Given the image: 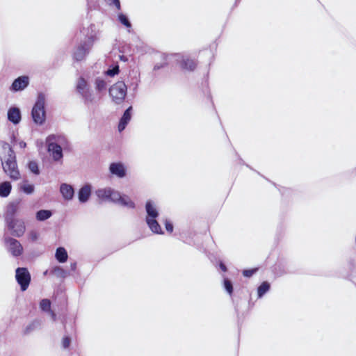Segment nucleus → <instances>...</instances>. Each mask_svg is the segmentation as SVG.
Listing matches in <instances>:
<instances>
[{"label": "nucleus", "instance_id": "f257e3e1", "mask_svg": "<svg viewBox=\"0 0 356 356\" xmlns=\"http://www.w3.org/2000/svg\"><path fill=\"white\" fill-rule=\"evenodd\" d=\"M95 194L100 201L116 202L129 208H134L135 207V204L128 196H122L118 191L110 187L99 188L95 191Z\"/></svg>", "mask_w": 356, "mask_h": 356}, {"label": "nucleus", "instance_id": "f03ea898", "mask_svg": "<svg viewBox=\"0 0 356 356\" xmlns=\"http://www.w3.org/2000/svg\"><path fill=\"white\" fill-rule=\"evenodd\" d=\"M6 155L1 157V164L4 172L12 179L18 180L20 179V173L17 168L16 157L12 148L7 145L3 147Z\"/></svg>", "mask_w": 356, "mask_h": 356}, {"label": "nucleus", "instance_id": "7ed1b4c3", "mask_svg": "<svg viewBox=\"0 0 356 356\" xmlns=\"http://www.w3.org/2000/svg\"><path fill=\"white\" fill-rule=\"evenodd\" d=\"M48 151L51 153L54 161H59L63 158L62 148L60 145L67 143V140L62 135H50L46 139Z\"/></svg>", "mask_w": 356, "mask_h": 356}, {"label": "nucleus", "instance_id": "20e7f679", "mask_svg": "<svg viewBox=\"0 0 356 356\" xmlns=\"http://www.w3.org/2000/svg\"><path fill=\"white\" fill-rule=\"evenodd\" d=\"M44 104V95L39 94L31 113L33 120L37 124H42L45 120Z\"/></svg>", "mask_w": 356, "mask_h": 356}, {"label": "nucleus", "instance_id": "39448f33", "mask_svg": "<svg viewBox=\"0 0 356 356\" xmlns=\"http://www.w3.org/2000/svg\"><path fill=\"white\" fill-rule=\"evenodd\" d=\"M127 86L123 81H118L109 89V94L116 104H120L127 95Z\"/></svg>", "mask_w": 356, "mask_h": 356}, {"label": "nucleus", "instance_id": "423d86ee", "mask_svg": "<svg viewBox=\"0 0 356 356\" xmlns=\"http://www.w3.org/2000/svg\"><path fill=\"white\" fill-rule=\"evenodd\" d=\"M15 278L20 285L22 291H26L31 282V275L26 268H17L15 270Z\"/></svg>", "mask_w": 356, "mask_h": 356}, {"label": "nucleus", "instance_id": "0eeeda50", "mask_svg": "<svg viewBox=\"0 0 356 356\" xmlns=\"http://www.w3.org/2000/svg\"><path fill=\"white\" fill-rule=\"evenodd\" d=\"M8 228L12 231V234L16 237L22 236L26 230L24 222L19 219L12 220L8 218L6 223Z\"/></svg>", "mask_w": 356, "mask_h": 356}, {"label": "nucleus", "instance_id": "6e6552de", "mask_svg": "<svg viewBox=\"0 0 356 356\" xmlns=\"http://www.w3.org/2000/svg\"><path fill=\"white\" fill-rule=\"evenodd\" d=\"M5 243L8 250L14 257H18L22 254L23 247L17 240L10 237H6L5 238Z\"/></svg>", "mask_w": 356, "mask_h": 356}, {"label": "nucleus", "instance_id": "1a4fd4ad", "mask_svg": "<svg viewBox=\"0 0 356 356\" xmlns=\"http://www.w3.org/2000/svg\"><path fill=\"white\" fill-rule=\"evenodd\" d=\"M93 42V38L90 37L83 42V44H81L77 47L74 54L76 60H81L84 58L92 46Z\"/></svg>", "mask_w": 356, "mask_h": 356}, {"label": "nucleus", "instance_id": "9d476101", "mask_svg": "<svg viewBox=\"0 0 356 356\" xmlns=\"http://www.w3.org/2000/svg\"><path fill=\"white\" fill-rule=\"evenodd\" d=\"M28 85L29 77L26 76H19L13 81L10 90L13 91L22 90L26 88Z\"/></svg>", "mask_w": 356, "mask_h": 356}, {"label": "nucleus", "instance_id": "9b49d317", "mask_svg": "<svg viewBox=\"0 0 356 356\" xmlns=\"http://www.w3.org/2000/svg\"><path fill=\"white\" fill-rule=\"evenodd\" d=\"M109 170L111 174L120 178L126 175L125 168L121 163H112L109 166Z\"/></svg>", "mask_w": 356, "mask_h": 356}, {"label": "nucleus", "instance_id": "f8f14e48", "mask_svg": "<svg viewBox=\"0 0 356 356\" xmlns=\"http://www.w3.org/2000/svg\"><path fill=\"white\" fill-rule=\"evenodd\" d=\"M92 187L90 184L82 186L78 193L79 200L81 203L86 202L91 195Z\"/></svg>", "mask_w": 356, "mask_h": 356}, {"label": "nucleus", "instance_id": "ddd939ff", "mask_svg": "<svg viewBox=\"0 0 356 356\" xmlns=\"http://www.w3.org/2000/svg\"><path fill=\"white\" fill-rule=\"evenodd\" d=\"M8 119L14 124H17L21 121V113L18 108L12 107L8 111Z\"/></svg>", "mask_w": 356, "mask_h": 356}, {"label": "nucleus", "instance_id": "4468645a", "mask_svg": "<svg viewBox=\"0 0 356 356\" xmlns=\"http://www.w3.org/2000/svg\"><path fill=\"white\" fill-rule=\"evenodd\" d=\"M131 111H132V106H129L124 113L122 117L120 119L119 125H118V130L120 132L123 131L127 124L129 123L131 118Z\"/></svg>", "mask_w": 356, "mask_h": 356}, {"label": "nucleus", "instance_id": "2eb2a0df", "mask_svg": "<svg viewBox=\"0 0 356 356\" xmlns=\"http://www.w3.org/2000/svg\"><path fill=\"white\" fill-rule=\"evenodd\" d=\"M60 191L66 200H70L74 197V188L73 187L67 184H62L60 187Z\"/></svg>", "mask_w": 356, "mask_h": 356}, {"label": "nucleus", "instance_id": "dca6fc26", "mask_svg": "<svg viewBox=\"0 0 356 356\" xmlns=\"http://www.w3.org/2000/svg\"><path fill=\"white\" fill-rule=\"evenodd\" d=\"M146 222L149 229L155 234H162L161 226L156 220V218H146Z\"/></svg>", "mask_w": 356, "mask_h": 356}, {"label": "nucleus", "instance_id": "f3484780", "mask_svg": "<svg viewBox=\"0 0 356 356\" xmlns=\"http://www.w3.org/2000/svg\"><path fill=\"white\" fill-rule=\"evenodd\" d=\"M146 212L147 213V218H156L159 216L156 207L151 201H147L145 205Z\"/></svg>", "mask_w": 356, "mask_h": 356}, {"label": "nucleus", "instance_id": "a211bd4d", "mask_svg": "<svg viewBox=\"0 0 356 356\" xmlns=\"http://www.w3.org/2000/svg\"><path fill=\"white\" fill-rule=\"evenodd\" d=\"M11 188L12 186L8 181L0 184V196L3 197H8L10 193Z\"/></svg>", "mask_w": 356, "mask_h": 356}, {"label": "nucleus", "instance_id": "6ab92c4d", "mask_svg": "<svg viewBox=\"0 0 356 356\" xmlns=\"http://www.w3.org/2000/svg\"><path fill=\"white\" fill-rule=\"evenodd\" d=\"M56 259L60 263H64L67 260V253L64 248H58L56 250Z\"/></svg>", "mask_w": 356, "mask_h": 356}, {"label": "nucleus", "instance_id": "aec40b11", "mask_svg": "<svg viewBox=\"0 0 356 356\" xmlns=\"http://www.w3.org/2000/svg\"><path fill=\"white\" fill-rule=\"evenodd\" d=\"M81 95L83 97L86 104H92L95 102L94 95L90 89L84 90V92H82Z\"/></svg>", "mask_w": 356, "mask_h": 356}, {"label": "nucleus", "instance_id": "412c9836", "mask_svg": "<svg viewBox=\"0 0 356 356\" xmlns=\"http://www.w3.org/2000/svg\"><path fill=\"white\" fill-rule=\"evenodd\" d=\"M51 216L52 213L49 210H40L36 213V219L39 221H44Z\"/></svg>", "mask_w": 356, "mask_h": 356}, {"label": "nucleus", "instance_id": "4be33fe9", "mask_svg": "<svg viewBox=\"0 0 356 356\" xmlns=\"http://www.w3.org/2000/svg\"><path fill=\"white\" fill-rule=\"evenodd\" d=\"M17 212V206L14 204H10L8 207L7 211L5 216L6 222H8V218H10L12 220H15L14 216L15 213Z\"/></svg>", "mask_w": 356, "mask_h": 356}, {"label": "nucleus", "instance_id": "5701e85b", "mask_svg": "<svg viewBox=\"0 0 356 356\" xmlns=\"http://www.w3.org/2000/svg\"><path fill=\"white\" fill-rule=\"evenodd\" d=\"M89 88L88 86L86 81L81 77L78 79L77 85H76V90L79 94H81L84 92V90H88Z\"/></svg>", "mask_w": 356, "mask_h": 356}, {"label": "nucleus", "instance_id": "b1692460", "mask_svg": "<svg viewBox=\"0 0 356 356\" xmlns=\"http://www.w3.org/2000/svg\"><path fill=\"white\" fill-rule=\"evenodd\" d=\"M196 65L197 64L195 60L187 58L183 59L181 67L184 69L192 71L195 68Z\"/></svg>", "mask_w": 356, "mask_h": 356}, {"label": "nucleus", "instance_id": "393cba45", "mask_svg": "<svg viewBox=\"0 0 356 356\" xmlns=\"http://www.w3.org/2000/svg\"><path fill=\"white\" fill-rule=\"evenodd\" d=\"M95 84V89L98 92L104 91L106 88V83L102 79H100V78L96 79Z\"/></svg>", "mask_w": 356, "mask_h": 356}, {"label": "nucleus", "instance_id": "a878e982", "mask_svg": "<svg viewBox=\"0 0 356 356\" xmlns=\"http://www.w3.org/2000/svg\"><path fill=\"white\" fill-rule=\"evenodd\" d=\"M270 289V284L267 282H263L258 288V296L259 298L266 293Z\"/></svg>", "mask_w": 356, "mask_h": 356}, {"label": "nucleus", "instance_id": "bb28decb", "mask_svg": "<svg viewBox=\"0 0 356 356\" xmlns=\"http://www.w3.org/2000/svg\"><path fill=\"white\" fill-rule=\"evenodd\" d=\"M22 190L26 194H31L34 191V186L25 181L21 186Z\"/></svg>", "mask_w": 356, "mask_h": 356}, {"label": "nucleus", "instance_id": "cd10ccee", "mask_svg": "<svg viewBox=\"0 0 356 356\" xmlns=\"http://www.w3.org/2000/svg\"><path fill=\"white\" fill-rule=\"evenodd\" d=\"M40 307L42 310L45 312H51V302L48 299H42L40 302Z\"/></svg>", "mask_w": 356, "mask_h": 356}, {"label": "nucleus", "instance_id": "c85d7f7f", "mask_svg": "<svg viewBox=\"0 0 356 356\" xmlns=\"http://www.w3.org/2000/svg\"><path fill=\"white\" fill-rule=\"evenodd\" d=\"M53 273L55 274L56 276L58 277H65L67 276V272L65 270H64L62 268L59 267V266H57V267H55L54 269H53Z\"/></svg>", "mask_w": 356, "mask_h": 356}, {"label": "nucleus", "instance_id": "c756f323", "mask_svg": "<svg viewBox=\"0 0 356 356\" xmlns=\"http://www.w3.org/2000/svg\"><path fill=\"white\" fill-rule=\"evenodd\" d=\"M118 19H119L120 22L122 24H124L125 26H127V28H131V23L129 22V21L126 15H124L123 14H120L118 16Z\"/></svg>", "mask_w": 356, "mask_h": 356}, {"label": "nucleus", "instance_id": "7c9ffc66", "mask_svg": "<svg viewBox=\"0 0 356 356\" xmlns=\"http://www.w3.org/2000/svg\"><path fill=\"white\" fill-rule=\"evenodd\" d=\"M29 170L34 174L38 175L39 174V169L38 165L36 162L35 161H30L29 163Z\"/></svg>", "mask_w": 356, "mask_h": 356}, {"label": "nucleus", "instance_id": "2f4dec72", "mask_svg": "<svg viewBox=\"0 0 356 356\" xmlns=\"http://www.w3.org/2000/svg\"><path fill=\"white\" fill-rule=\"evenodd\" d=\"M224 286H225V290L227 291V293L231 295L233 291V287H232V282L229 280L225 279Z\"/></svg>", "mask_w": 356, "mask_h": 356}, {"label": "nucleus", "instance_id": "473e14b6", "mask_svg": "<svg viewBox=\"0 0 356 356\" xmlns=\"http://www.w3.org/2000/svg\"><path fill=\"white\" fill-rule=\"evenodd\" d=\"M118 72H119V67H118V65H116L113 69L108 70L106 72V74H107V75H108L110 76H113L115 74H118Z\"/></svg>", "mask_w": 356, "mask_h": 356}, {"label": "nucleus", "instance_id": "72a5a7b5", "mask_svg": "<svg viewBox=\"0 0 356 356\" xmlns=\"http://www.w3.org/2000/svg\"><path fill=\"white\" fill-rule=\"evenodd\" d=\"M255 270H254V269L245 270H243V275L245 277H251L253 275V273L255 272Z\"/></svg>", "mask_w": 356, "mask_h": 356}, {"label": "nucleus", "instance_id": "f704fd0d", "mask_svg": "<svg viewBox=\"0 0 356 356\" xmlns=\"http://www.w3.org/2000/svg\"><path fill=\"white\" fill-rule=\"evenodd\" d=\"M29 237L33 241H36L38 239V234L37 232L32 231L29 233Z\"/></svg>", "mask_w": 356, "mask_h": 356}, {"label": "nucleus", "instance_id": "c9c22d12", "mask_svg": "<svg viewBox=\"0 0 356 356\" xmlns=\"http://www.w3.org/2000/svg\"><path fill=\"white\" fill-rule=\"evenodd\" d=\"M70 344V339L67 337L63 338V348H67Z\"/></svg>", "mask_w": 356, "mask_h": 356}, {"label": "nucleus", "instance_id": "e433bc0d", "mask_svg": "<svg viewBox=\"0 0 356 356\" xmlns=\"http://www.w3.org/2000/svg\"><path fill=\"white\" fill-rule=\"evenodd\" d=\"M106 1L108 2H109L110 3L114 4L118 10L120 9V0H106Z\"/></svg>", "mask_w": 356, "mask_h": 356}, {"label": "nucleus", "instance_id": "4c0bfd02", "mask_svg": "<svg viewBox=\"0 0 356 356\" xmlns=\"http://www.w3.org/2000/svg\"><path fill=\"white\" fill-rule=\"evenodd\" d=\"M165 229L168 232H172L173 230V226L170 222L166 221L165 222Z\"/></svg>", "mask_w": 356, "mask_h": 356}, {"label": "nucleus", "instance_id": "58836bf2", "mask_svg": "<svg viewBox=\"0 0 356 356\" xmlns=\"http://www.w3.org/2000/svg\"><path fill=\"white\" fill-rule=\"evenodd\" d=\"M18 145H19L20 148H25L26 146V143L24 142V141H20Z\"/></svg>", "mask_w": 356, "mask_h": 356}, {"label": "nucleus", "instance_id": "ea45409f", "mask_svg": "<svg viewBox=\"0 0 356 356\" xmlns=\"http://www.w3.org/2000/svg\"><path fill=\"white\" fill-rule=\"evenodd\" d=\"M220 268L223 270V271H226L227 270V268L226 266L223 264H220Z\"/></svg>", "mask_w": 356, "mask_h": 356}, {"label": "nucleus", "instance_id": "a19ab883", "mask_svg": "<svg viewBox=\"0 0 356 356\" xmlns=\"http://www.w3.org/2000/svg\"><path fill=\"white\" fill-rule=\"evenodd\" d=\"M49 312L51 313V315L53 321H56V314L53 312H51V311Z\"/></svg>", "mask_w": 356, "mask_h": 356}, {"label": "nucleus", "instance_id": "79ce46f5", "mask_svg": "<svg viewBox=\"0 0 356 356\" xmlns=\"http://www.w3.org/2000/svg\"><path fill=\"white\" fill-rule=\"evenodd\" d=\"M76 268V263H73V264H71V268L72 270H74Z\"/></svg>", "mask_w": 356, "mask_h": 356}, {"label": "nucleus", "instance_id": "37998d69", "mask_svg": "<svg viewBox=\"0 0 356 356\" xmlns=\"http://www.w3.org/2000/svg\"><path fill=\"white\" fill-rule=\"evenodd\" d=\"M120 59H121L122 60L127 61V58H125V57H124V56H120Z\"/></svg>", "mask_w": 356, "mask_h": 356}, {"label": "nucleus", "instance_id": "c03bdc74", "mask_svg": "<svg viewBox=\"0 0 356 356\" xmlns=\"http://www.w3.org/2000/svg\"><path fill=\"white\" fill-rule=\"evenodd\" d=\"M161 67L159 66L158 65H155L154 66V69H159Z\"/></svg>", "mask_w": 356, "mask_h": 356}]
</instances>
